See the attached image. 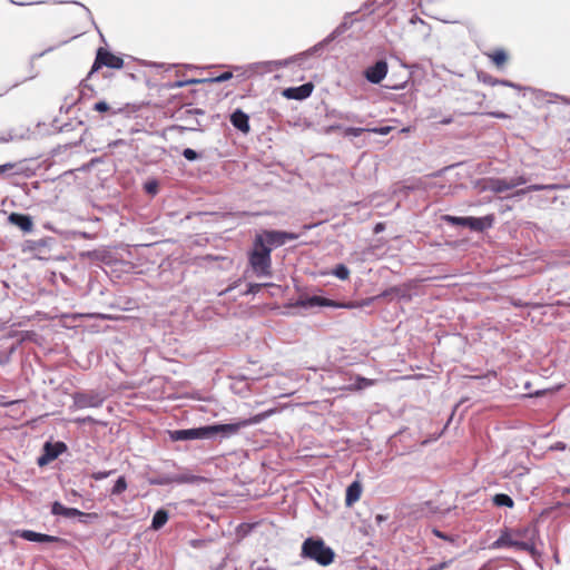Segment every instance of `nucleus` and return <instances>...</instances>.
<instances>
[{
  "mask_svg": "<svg viewBox=\"0 0 570 570\" xmlns=\"http://www.w3.org/2000/svg\"><path fill=\"white\" fill-rule=\"evenodd\" d=\"M272 413H274V410H268L256 415H253L248 419H242L230 423L204 425L193 429L173 430L168 431V435L169 439L174 442L213 439L217 435L220 439H229L238 434V432L242 429L262 423L264 420L269 417Z\"/></svg>",
  "mask_w": 570,
  "mask_h": 570,
  "instance_id": "1",
  "label": "nucleus"
},
{
  "mask_svg": "<svg viewBox=\"0 0 570 570\" xmlns=\"http://www.w3.org/2000/svg\"><path fill=\"white\" fill-rule=\"evenodd\" d=\"M307 57H309V51H304L282 60L258 61L247 66H234L233 69L235 71H240L238 76H242L243 78H250L255 75L269 73L274 70L287 67L291 63H301Z\"/></svg>",
  "mask_w": 570,
  "mask_h": 570,
  "instance_id": "2",
  "label": "nucleus"
},
{
  "mask_svg": "<svg viewBox=\"0 0 570 570\" xmlns=\"http://www.w3.org/2000/svg\"><path fill=\"white\" fill-rule=\"evenodd\" d=\"M301 556L326 567L333 562L335 553L331 547L325 544L323 539L312 537L304 540Z\"/></svg>",
  "mask_w": 570,
  "mask_h": 570,
  "instance_id": "3",
  "label": "nucleus"
},
{
  "mask_svg": "<svg viewBox=\"0 0 570 570\" xmlns=\"http://www.w3.org/2000/svg\"><path fill=\"white\" fill-rule=\"evenodd\" d=\"M271 248L262 243L261 238L254 239L253 249L249 254V264L258 277L272 275Z\"/></svg>",
  "mask_w": 570,
  "mask_h": 570,
  "instance_id": "4",
  "label": "nucleus"
},
{
  "mask_svg": "<svg viewBox=\"0 0 570 570\" xmlns=\"http://www.w3.org/2000/svg\"><path fill=\"white\" fill-rule=\"evenodd\" d=\"M444 220L455 226L469 227L471 230L483 232L493 225V216L488 215L484 217H458L446 215Z\"/></svg>",
  "mask_w": 570,
  "mask_h": 570,
  "instance_id": "5",
  "label": "nucleus"
},
{
  "mask_svg": "<svg viewBox=\"0 0 570 570\" xmlns=\"http://www.w3.org/2000/svg\"><path fill=\"white\" fill-rule=\"evenodd\" d=\"M105 395L97 391H82L72 394V406L77 410L100 407L105 402Z\"/></svg>",
  "mask_w": 570,
  "mask_h": 570,
  "instance_id": "6",
  "label": "nucleus"
},
{
  "mask_svg": "<svg viewBox=\"0 0 570 570\" xmlns=\"http://www.w3.org/2000/svg\"><path fill=\"white\" fill-rule=\"evenodd\" d=\"M525 184V179L523 177L515 178H489L483 181L481 187L484 191H492L495 194L504 193L513 189L520 185Z\"/></svg>",
  "mask_w": 570,
  "mask_h": 570,
  "instance_id": "7",
  "label": "nucleus"
},
{
  "mask_svg": "<svg viewBox=\"0 0 570 570\" xmlns=\"http://www.w3.org/2000/svg\"><path fill=\"white\" fill-rule=\"evenodd\" d=\"M102 66L111 68V69H121L124 67L122 58L115 56L110 51L99 48L96 53L95 62L89 71L88 77H90L94 72L100 69Z\"/></svg>",
  "mask_w": 570,
  "mask_h": 570,
  "instance_id": "8",
  "label": "nucleus"
},
{
  "mask_svg": "<svg viewBox=\"0 0 570 570\" xmlns=\"http://www.w3.org/2000/svg\"><path fill=\"white\" fill-rule=\"evenodd\" d=\"M298 235L294 233L283 230H265L262 234H257L256 238H261L262 243L268 248L279 247L286 244L288 240L297 239Z\"/></svg>",
  "mask_w": 570,
  "mask_h": 570,
  "instance_id": "9",
  "label": "nucleus"
},
{
  "mask_svg": "<svg viewBox=\"0 0 570 570\" xmlns=\"http://www.w3.org/2000/svg\"><path fill=\"white\" fill-rule=\"evenodd\" d=\"M351 16H352V13H346L343 18V21L327 37H325L322 41H320L318 43L313 46L311 49H308L307 51H309V56L313 53H316L322 48H324L326 45H328L330 42L334 41L336 38L341 37L343 33H345L353 24V21L350 20Z\"/></svg>",
  "mask_w": 570,
  "mask_h": 570,
  "instance_id": "10",
  "label": "nucleus"
},
{
  "mask_svg": "<svg viewBox=\"0 0 570 570\" xmlns=\"http://www.w3.org/2000/svg\"><path fill=\"white\" fill-rule=\"evenodd\" d=\"M293 306L302 307V308H305V309L314 308V307H334V308L345 307V305H343V304H340V303H337L335 301H332V299H328V298H325V297H322V296H317V295H314V296H301L293 304Z\"/></svg>",
  "mask_w": 570,
  "mask_h": 570,
  "instance_id": "11",
  "label": "nucleus"
},
{
  "mask_svg": "<svg viewBox=\"0 0 570 570\" xmlns=\"http://www.w3.org/2000/svg\"><path fill=\"white\" fill-rule=\"evenodd\" d=\"M67 450L63 442L50 443L46 442L43 445V454L38 458V465L42 466L57 459L62 452Z\"/></svg>",
  "mask_w": 570,
  "mask_h": 570,
  "instance_id": "12",
  "label": "nucleus"
},
{
  "mask_svg": "<svg viewBox=\"0 0 570 570\" xmlns=\"http://www.w3.org/2000/svg\"><path fill=\"white\" fill-rule=\"evenodd\" d=\"M387 73V63L384 60L376 61L365 70V78L371 83H380Z\"/></svg>",
  "mask_w": 570,
  "mask_h": 570,
  "instance_id": "13",
  "label": "nucleus"
},
{
  "mask_svg": "<svg viewBox=\"0 0 570 570\" xmlns=\"http://www.w3.org/2000/svg\"><path fill=\"white\" fill-rule=\"evenodd\" d=\"M314 86L311 82L303 83L298 87H291L284 90L283 95L288 99L304 100L313 92Z\"/></svg>",
  "mask_w": 570,
  "mask_h": 570,
  "instance_id": "14",
  "label": "nucleus"
},
{
  "mask_svg": "<svg viewBox=\"0 0 570 570\" xmlns=\"http://www.w3.org/2000/svg\"><path fill=\"white\" fill-rule=\"evenodd\" d=\"M8 222L11 225L19 227L22 232L29 233L33 228L32 218L29 215L20 214V213H11L8 216Z\"/></svg>",
  "mask_w": 570,
  "mask_h": 570,
  "instance_id": "15",
  "label": "nucleus"
},
{
  "mask_svg": "<svg viewBox=\"0 0 570 570\" xmlns=\"http://www.w3.org/2000/svg\"><path fill=\"white\" fill-rule=\"evenodd\" d=\"M230 122L236 129H238L243 134H247L250 130L249 117L242 109H236L235 111H233V114L230 115Z\"/></svg>",
  "mask_w": 570,
  "mask_h": 570,
  "instance_id": "16",
  "label": "nucleus"
},
{
  "mask_svg": "<svg viewBox=\"0 0 570 570\" xmlns=\"http://www.w3.org/2000/svg\"><path fill=\"white\" fill-rule=\"evenodd\" d=\"M20 537L30 542H39V543H51L58 542L60 539L58 537L39 533L32 530H23L20 533Z\"/></svg>",
  "mask_w": 570,
  "mask_h": 570,
  "instance_id": "17",
  "label": "nucleus"
},
{
  "mask_svg": "<svg viewBox=\"0 0 570 570\" xmlns=\"http://www.w3.org/2000/svg\"><path fill=\"white\" fill-rule=\"evenodd\" d=\"M478 79L480 81H482L483 83H487L489 86H498V85H501V86H505V87H511V88H514V89H522L520 85L518 83H514L510 80H505V79H498V78H494L492 77L491 75L489 73H484V72H480L478 75Z\"/></svg>",
  "mask_w": 570,
  "mask_h": 570,
  "instance_id": "18",
  "label": "nucleus"
},
{
  "mask_svg": "<svg viewBox=\"0 0 570 570\" xmlns=\"http://www.w3.org/2000/svg\"><path fill=\"white\" fill-rule=\"evenodd\" d=\"M51 514L57 517H63L66 519H72L78 517L79 510L76 508L65 507L59 501H55L51 504Z\"/></svg>",
  "mask_w": 570,
  "mask_h": 570,
  "instance_id": "19",
  "label": "nucleus"
},
{
  "mask_svg": "<svg viewBox=\"0 0 570 570\" xmlns=\"http://www.w3.org/2000/svg\"><path fill=\"white\" fill-rule=\"evenodd\" d=\"M362 485L358 481L352 482L347 489L345 494V504L346 507H352L355 502H357L361 498Z\"/></svg>",
  "mask_w": 570,
  "mask_h": 570,
  "instance_id": "20",
  "label": "nucleus"
},
{
  "mask_svg": "<svg viewBox=\"0 0 570 570\" xmlns=\"http://www.w3.org/2000/svg\"><path fill=\"white\" fill-rule=\"evenodd\" d=\"M198 480H199V478L196 475L184 473V474H177L170 479H163V480L156 481L155 483L160 484V485L168 484L169 482H176V483L183 484V483H195Z\"/></svg>",
  "mask_w": 570,
  "mask_h": 570,
  "instance_id": "21",
  "label": "nucleus"
},
{
  "mask_svg": "<svg viewBox=\"0 0 570 570\" xmlns=\"http://www.w3.org/2000/svg\"><path fill=\"white\" fill-rule=\"evenodd\" d=\"M168 517V512L165 509L157 510L151 520V529L159 530L166 524Z\"/></svg>",
  "mask_w": 570,
  "mask_h": 570,
  "instance_id": "22",
  "label": "nucleus"
},
{
  "mask_svg": "<svg viewBox=\"0 0 570 570\" xmlns=\"http://www.w3.org/2000/svg\"><path fill=\"white\" fill-rule=\"evenodd\" d=\"M512 544H517V540H513L509 533L504 532L492 543V548L500 549L512 547Z\"/></svg>",
  "mask_w": 570,
  "mask_h": 570,
  "instance_id": "23",
  "label": "nucleus"
},
{
  "mask_svg": "<svg viewBox=\"0 0 570 570\" xmlns=\"http://www.w3.org/2000/svg\"><path fill=\"white\" fill-rule=\"evenodd\" d=\"M493 503L497 507L513 508L514 502L512 498L505 493H498L493 497Z\"/></svg>",
  "mask_w": 570,
  "mask_h": 570,
  "instance_id": "24",
  "label": "nucleus"
},
{
  "mask_svg": "<svg viewBox=\"0 0 570 570\" xmlns=\"http://www.w3.org/2000/svg\"><path fill=\"white\" fill-rule=\"evenodd\" d=\"M491 60L498 66L501 67L505 63L508 56L507 52L503 49H498L489 55Z\"/></svg>",
  "mask_w": 570,
  "mask_h": 570,
  "instance_id": "25",
  "label": "nucleus"
},
{
  "mask_svg": "<svg viewBox=\"0 0 570 570\" xmlns=\"http://www.w3.org/2000/svg\"><path fill=\"white\" fill-rule=\"evenodd\" d=\"M207 80L202 79H187V80H177L168 85L169 89H179L188 85H195V83H204Z\"/></svg>",
  "mask_w": 570,
  "mask_h": 570,
  "instance_id": "26",
  "label": "nucleus"
},
{
  "mask_svg": "<svg viewBox=\"0 0 570 570\" xmlns=\"http://www.w3.org/2000/svg\"><path fill=\"white\" fill-rule=\"evenodd\" d=\"M374 382L375 381L371 380V379H366L363 376H356L355 382L353 384V389L354 390H364L366 387L374 385Z\"/></svg>",
  "mask_w": 570,
  "mask_h": 570,
  "instance_id": "27",
  "label": "nucleus"
},
{
  "mask_svg": "<svg viewBox=\"0 0 570 570\" xmlns=\"http://www.w3.org/2000/svg\"><path fill=\"white\" fill-rule=\"evenodd\" d=\"M127 489V481L125 479V476H119L117 479V481L115 482L112 489H111V494L112 495H119L121 494L125 490Z\"/></svg>",
  "mask_w": 570,
  "mask_h": 570,
  "instance_id": "28",
  "label": "nucleus"
},
{
  "mask_svg": "<svg viewBox=\"0 0 570 570\" xmlns=\"http://www.w3.org/2000/svg\"><path fill=\"white\" fill-rule=\"evenodd\" d=\"M77 519H78L79 523L89 524L92 521L98 519V514L95 512L87 513V512H82L79 510V514H78Z\"/></svg>",
  "mask_w": 570,
  "mask_h": 570,
  "instance_id": "29",
  "label": "nucleus"
},
{
  "mask_svg": "<svg viewBox=\"0 0 570 570\" xmlns=\"http://www.w3.org/2000/svg\"><path fill=\"white\" fill-rule=\"evenodd\" d=\"M333 275L344 281L348 277L350 271L344 264H337L333 269Z\"/></svg>",
  "mask_w": 570,
  "mask_h": 570,
  "instance_id": "30",
  "label": "nucleus"
},
{
  "mask_svg": "<svg viewBox=\"0 0 570 570\" xmlns=\"http://www.w3.org/2000/svg\"><path fill=\"white\" fill-rule=\"evenodd\" d=\"M233 78V72L232 71H226V72H223L222 75L217 76V77H214V78H205L204 80H207L206 82H216V83H220V82H225L229 79Z\"/></svg>",
  "mask_w": 570,
  "mask_h": 570,
  "instance_id": "31",
  "label": "nucleus"
},
{
  "mask_svg": "<svg viewBox=\"0 0 570 570\" xmlns=\"http://www.w3.org/2000/svg\"><path fill=\"white\" fill-rule=\"evenodd\" d=\"M364 131H368L365 128L347 127L344 129V136L346 137H360Z\"/></svg>",
  "mask_w": 570,
  "mask_h": 570,
  "instance_id": "32",
  "label": "nucleus"
},
{
  "mask_svg": "<svg viewBox=\"0 0 570 570\" xmlns=\"http://www.w3.org/2000/svg\"><path fill=\"white\" fill-rule=\"evenodd\" d=\"M183 156L189 161H195L200 157L199 154L191 148H185L183 150Z\"/></svg>",
  "mask_w": 570,
  "mask_h": 570,
  "instance_id": "33",
  "label": "nucleus"
},
{
  "mask_svg": "<svg viewBox=\"0 0 570 570\" xmlns=\"http://www.w3.org/2000/svg\"><path fill=\"white\" fill-rule=\"evenodd\" d=\"M22 138H23V136H18V135L13 134L12 131H9L7 135L0 136V144H6V142H10L12 140L22 139Z\"/></svg>",
  "mask_w": 570,
  "mask_h": 570,
  "instance_id": "34",
  "label": "nucleus"
},
{
  "mask_svg": "<svg viewBox=\"0 0 570 570\" xmlns=\"http://www.w3.org/2000/svg\"><path fill=\"white\" fill-rule=\"evenodd\" d=\"M336 117H338L340 119L348 120V121H357L358 120V117L355 114H352V112L338 111L336 114Z\"/></svg>",
  "mask_w": 570,
  "mask_h": 570,
  "instance_id": "35",
  "label": "nucleus"
},
{
  "mask_svg": "<svg viewBox=\"0 0 570 570\" xmlns=\"http://www.w3.org/2000/svg\"><path fill=\"white\" fill-rule=\"evenodd\" d=\"M391 130H392V127H390V126L375 127V128L368 129V131L381 135V136H385V135L390 134Z\"/></svg>",
  "mask_w": 570,
  "mask_h": 570,
  "instance_id": "36",
  "label": "nucleus"
},
{
  "mask_svg": "<svg viewBox=\"0 0 570 570\" xmlns=\"http://www.w3.org/2000/svg\"><path fill=\"white\" fill-rule=\"evenodd\" d=\"M94 110L98 112H106L109 110V105L106 101H98L94 105Z\"/></svg>",
  "mask_w": 570,
  "mask_h": 570,
  "instance_id": "37",
  "label": "nucleus"
},
{
  "mask_svg": "<svg viewBox=\"0 0 570 570\" xmlns=\"http://www.w3.org/2000/svg\"><path fill=\"white\" fill-rule=\"evenodd\" d=\"M76 37H77V36L71 37L70 39H67V40H62V41H60L59 43H57V45H55V46H51V47L47 48V49H46L43 52H41L39 56H43L45 53L50 52V51L55 50L56 48H59L60 46L68 43L71 39H75Z\"/></svg>",
  "mask_w": 570,
  "mask_h": 570,
  "instance_id": "38",
  "label": "nucleus"
},
{
  "mask_svg": "<svg viewBox=\"0 0 570 570\" xmlns=\"http://www.w3.org/2000/svg\"><path fill=\"white\" fill-rule=\"evenodd\" d=\"M110 474H111V471H99V472L92 473V478L95 480L99 481V480H104V479L108 478Z\"/></svg>",
  "mask_w": 570,
  "mask_h": 570,
  "instance_id": "39",
  "label": "nucleus"
},
{
  "mask_svg": "<svg viewBox=\"0 0 570 570\" xmlns=\"http://www.w3.org/2000/svg\"><path fill=\"white\" fill-rule=\"evenodd\" d=\"M14 167H16V164H13V163H7L3 165H0V175L12 170Z\"/></svg>",
  "mask_w": 570,
  "mask_h": 570,
  "instance_id": "40",
  "label": "nucleus"
},
{
  "mask_svg": "<svg viewBox=\"0 0 570 570\" xmlns=\"http://www.w3.org/2000/svg\"><path fill=\"white\" fill-rule=\"evenodd\" d=\"M157 188L158 186L156 181H150L146 184V191L149 194H155L157 191Z\"/></svg>",
  "mask_w": 570,
  "mask_h": 570,
  "instance_id": "41",
  "label": "nucleus"
},
{
  "mask_svg": "<svg viewBox=\"0 0 570 570\" xmlns=\"http://www.w3.org/2000/svg\"><path fill=\"white\" fill-rule=\"evenodd\" d=\"M432 533H433L435 537L440 538V539H443V540H451V539H450V537H449L448 534L443 533L442 531H440V530H439V529H436V528L432 529Z\"/></svg>",
  "mask_w": 570,
  "mask_h": 570,
  "instance_id": "42",
  "label": "nucleus"
},
{
  "mask_svg": "<svg viewBox=\"0 0 570 570\" xmlns=\"http://www.w3.org/2000/svg\"><path fill=\"white\" fill-rule=\"evenodd\" d=\"M491 117L500 118V119H507L509 118V115L502 112V111H492L489 114Z\"/></svg>",
  "mask_w": 570,
  "mask_h": 570,
  "instance_id": "43",
  "label": "nucleus"
},
{
  "mask_svg": "<svg viewBox=\"0 0 570 570\" xmlns=\"http://www.w3.org/2000/svg\"><path fill=\"white\" fill-rule=\"evenodd\" d=\"M448 566H449V562H441V563L430 567L428 570H444L445 568H448Z\"/></svg>",
  "mask_w": 570,
  "mask_h": 570,
  "instance_id": "44",
  "label": "nucleus"
},
{
  "mask_svg": "<svg viewBox=\"0 0 570 570\" xmlns=\"http://www.w3.org/2000/svg\"><path fill=\"white\" fill-rule=\"evenodd\" d=\"M77 423H95L96 421L91 416L76 419Z\"/></svg>",
  "mask_w": 570,
  "mask_h": 570,
  "instance_id": "45",
  "label": "nucleus"
},
{
  "mask_svg": "<svg viewBox=\"0 0 570 570\" xmlns=\"http://www.w3.org/2000/svg\"><path fill=\"white\" fill-rule=\"evenodd\" d=\"M512 547L521 549V550H525V549H528V543L522 542V541H517V544H512Z\"/></svg>",
  "mask_w": 570,
  "mask_h": 570,
  "instance_id": "46",
  "label": "nucleus"
},
{
  "mask_svg": "<svg viewBox=\"0 0 570 570\" xmlns=\"http://www.w3.org/2000/svg\"><path fill=\"white\" fill-rule=\"evenodd\" d=\"M451 122H452V118L451 117H448V118H444V119L441 120V124H443V125H449Z\"/></svg>",
  "mask_w": 570,
  "mask_h": 570,
  "instance_id": "47",
  "label": "nucleus"
},
{
  "mask_svg": "<svg viewBox=\"0 0 570 570\" xmlns=\"http://www.w3.org/2000/svg\"><path fill=\"white\" fill-rule=\"evenodd\" d=\"M255 570H276V569L271 568L268 566H262V567H257Z\"/></svg>",
  "mask_w": 570,
  "mask_h": 570,
  "instance_id": "48",
  "label": "nucleus"
},
{
  "mask_svg": "<svg viewBox=\"0 0 570 570\" xmlns=\"http://www.w3.org/2000/svg\"><path fill=\"white\" fill-rule=\"evenodd\" d=\"M544 187L543 186H540V185H534V186H531L530 189L532 190H542Z\"/></svg>",
  "mask_w": 570,
  "mask_h": 570,
  "instance_id": "49",
  "label": "nucleus"
},
{
  "mask_svg": "<svg viewBox=\"0 0 570 570\" xmlns=\"http://www.w3.org/2000/svg\"><path fill=\"white\" fill-rule=\"evenodd\" d=\"M76 3L78 4V2H76ZM79 6H81V7L86 10V12L88 13V16H90V17H91V12H90V10H89L87 7H85V6H83V4H81V3H79Z\"/></svg>",
  "mask_w": 570,
  "mask_h": 570,
  "instance_id": "50",
  "label": "nucleus"
},
{
  "mask_svg": "<svg viewBox=\"0 0 570 570\" xmlns=\"http://www.w3.org/2000/svg\"><path fill=\"white\" fill-rule=\"evenodd\" d=\"M194 112L197 115L204 114L203 110H200V109H195Z\"/></svg>",
  "mask_w": 570,
  "mask_h": 570,
  "instance_id": "51",
  "label": "nucleus"
},
{
  "mask_svg": "<svg viewBox=\"0 0 570 570\" xmlns=\"http://www.w3.org/2000/svg\"><path fill=\"white\" fill-rule=\"evenodd\" d=\"M155 67H163L164 63H154Z\"/></svg>",
  "mask_w": 570,
  "mask_h": 570,
  "instance_id": "52",
  "label": "nucleus"
},
{
  "mask_svg": "<svg viewBox=\"0 0 570 570\" xmlns=\"http://www.w3.org/2000/svg\"><path fill=\"white\" fill-rule=\"evenodd\" d=\"M375 230H376V232H377V230H381L380 225H377V226L375 227Z\"/></svg>",
  "mask_w": 570,
  "mask_h": 570,
  "instance_id": "53",
  "label": "nucleus"
},
{
  "mask_svg": "<svg viewBox=\"0 0 570 570\" xmlns=\"http://www.w3.org/2000/svg\"><path fill=\"white\" fill-rule=\"evenodd\" d=\"M375 230H376V232H377V230H381L380 225H377V226L375 227Z\"/></svg>",
  "mask_w": 570,
  "mask_h": 570,
  "instance_id": "54",
  "label": "nucleus"
},
{
  "mask_svg": "<svg viewBox=\"0 0 570 570\" xmlns=\"http://www.w3.org/2000/svg\"><path fill=\"white\" fill-rule=\"evenodd\" d=\"M569 104H570V101H569Z\"/></svg>",
  "mask_w": 570,
  "mask_h": 570,
  "instance_id": "55",
  "label": "nucleus"
}]
</instances>
